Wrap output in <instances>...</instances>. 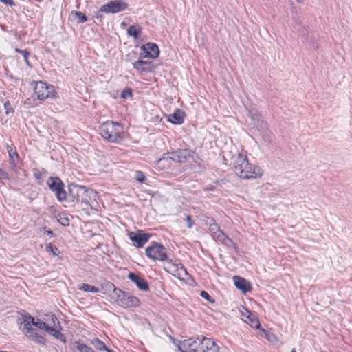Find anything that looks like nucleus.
I'll use <instances>...</instances> for the list:
<instances>
[{"label":"nucleus","instance_id":"52","mask_svg":"<svg viewBox=\"0 0 352 352\" xmlns=\"http://www.w3.org/2000/svg\"><path fill=\"white\" fill-rule=\"evenodd\" d=\"M35 177L38 179L39 178V175H35Z\"/></svg>","mask_w":352,"mask_h":352},{"label":"nucleus","instance_id":"32","mask_svg":"<svg viewBox=\"0 0 352 352\" xmlns=\"http://www.w3.org/2000/svg\"><path fill=\"white\" fill-rule=\"evenodd\" d=\"M15 52L19 54H23V56L24 58V60L28 66H30V62L28 60V56H30V52L26 50H21L19 48H15Z\"/></svg>","mask_w":352,"mask_h":352},{"label":"nucleus","instance_id":"2","mask_svg":"<svg viewBox=\"0 0 352 352\" xmlns=\"http://www.w3.org/2000/svg\"><path fill=\"white\" fill-rule=\"evenodd\" d=\"M178 349L181 352H219V347L211 338H189L179 342Z\"/></svg>","mask_w":352,"mask_h":352},{"label":"nucleus","instance_id":"19","mask_svg":"<svg viewBox=\"0 0 352 352\" xmlns=\"http://www.w3.org/2000/svg\"><path fill=\"white\" fill-rule=\"evenodd\" d=\"M23 331L26 336L30 337L34 342L40 344H45V338L41 335H39L34 329H28V330H23Z\"/></svg>","mask_w":352,"mask_h":352},{"label":"nucleus","instance_id":"27","mask_svg":"<svg viewBox=\"0 0 352 352\" xmlns=\"http://www.w3.org/2000/svg\"><path fill=\"white\" fill-rule=\"evenodd\" d=\"M7 151L9 154L10 161L12 164H15L16 161L19 160V156L16 151H13L12 146H8Z\"/></svg>","mask_w":352,"mask_h":352},{"label":"nucleus","instance_id":"54","mask_svg":"<svg viewBox=\"0 0 352 352\" xmlns=\"http://www.w3.org/2000/svg\"><path fill=\"white\" fill-rule=\"evenodd\" d=\"M291 352H296L295 349H293Z\"/></svg>","mask_w":352,"mask_h":352},{"label":"nucleus","instance_id":"29","mask_svg":"<svg viewBox=\"0 0 352 352\" xmlns=\"http://www.w3.org/2000/svg\"><path fill=\"white\" fill-rule=\"evenodd\" d=\"M76 349L80 352H95L91 347H90L83 343H81L80 342H76Z\"/></svg>","mask_w":352,"mask_h":352},{"label":"nucleus","instance_id":"11","mask_svg":"<svg viewBox=\"0 0 352 352\" xmlns=\"http://www.w3.org/2000/svg\"><path fill=\"white\" fill-rule=\"evenodd\" d=\"M128 236L129 239L133 243L134 246L140 248L148 241L152 234L144 233L142 230H139L136 232H130Z\"/></svg>","mask_w":352,"mask_h":352},{"label":"nucleus","instance_id":"53","mask_svg":"<svg viewBox=\"0 0 352 352\" xmlns=\"http://www.w3.org/2000/svg\"><path fill=\"white\" fill-rule=\"evenodd\" d=\"M298 2H302L304 0H296Z\"/></svg>","mask_w":352,"mask_h":352},{"label":"nucleus","instance_id":"25","mask_svg":"<svg viewBox=\"0 0 352 352\" xmlns=\"http://www.w3.org/2000/svg\"><path fill=\"white\" fill-rule=\"evenodd\" d=\"M91 344L97 349L99 351H102L107 349V346L105 345V344L101 341L99 338H96L93 339L91 341Z\"/></svg>","mask_w":352,"mask_h":352},{"label":"nucleus","instance_id":"4","mask_svg":"<svg viewBox=\"0 0 352 352\" xmlns=\"http://www.w3.org/2000/svg\"><path fill=\"white\" fill-rule=\"evenodd\" d=\"M145 254L153 261H168L166 249L157 242H152L151 245L146 248Z\"/></svg>","mask_w":352,"mask_h":352},{"label":"nucleus","instance_id":"3","mask_svg":"<svg viewBox=\"0 0 352 352\" xmlns=\"http://www.w3.org/2000/svg\"><path fill=\"white\" fill-rule=\"evenodd\" d=\"M120 124L116 122H106L100 126L101 135L110 142L118 143L122 139L118 126Z\"/></svg>","mask_w":352,"mask_h":352},{"label":"nucleus","instance_id":"34","mask_svg":"<svg viewBox=\"0 0 352 352\" xmlns=\"http://www.w3.org/2000/svg\"><path fill=\"white\" fill-rule=\"evenodd\" d=\"M58 221L63 226H68L69 225V219L64 214H59L58 217Z\"/></svg>","mask_w":352,"mask_h":352},{"label":"nucleus","instance_id":"33","mask_svg":"<svg viewBox=\"0 0 352 352\" xmlns=\"http://www.w3.org/2000/svg\"><path fill=\"white\" fill-rule=\"evenodd\" d=\"M151 58V52H148V50L146 49V45H143L141 47V52L140 54V58Z\"/></svg>","mask_w":352,"mask_h":352},{"label":"nucleus","instance_id":"35","mask_svg":"<svg viewBox=\"0 0 352 352\" xmlns=\"http://www.w3.org/2000/svg\"><path fill=\"white\" fill-rule=\"evenodd\" d=\"M121 97L124 99L132 98V89L129 87L124 89L123 91H122Z\"/></svg>","mask_w":352,"mask_h":352},{"label":"nucleus","instance_id":"16","mask_svg":"<svg viewBox=\"0 0 352 352\" xmlns=\"http://www.w3.org/2000/svg\"><path fill=\"white\" fill-rule=\"evenodd\" d=\"M210 231L212 233L214 238L218 240L226 239V235L220 230L219 226L213 219L210 221Z\"/></svg>","mask_w":352,"mask_h":352},{"label":"nucleus","instance_id":"23","mask_svg":"<svg viewBox=\"0 0 352 352\" xmlns=\"http://www.w3.org/2000/svg\"><path fill=\"white\" fill-rule=\"evenodd\" d=\"M144 45H146V47L148 50V52H151V58H155L158 57L160 54V50L158 46L155 43H148Z\"/></svg>","mask_w":352,"mask_h":352},{"label":"nucleus","instance_id":"8","mask_svg":"<svg viewBox=\"0 0 352 352\" xmlns=\"http://www.w3.org/2000/svg\"><path fill=\"white\" fill-rule=\"evenodd\" d=\"M117 303L123 308L137 307L140 305L139 298L131 295L129 292L118 289Z\"/></svg>","mask_w":352,"mask_h":352},{"label":"nucleus","instance_id":"17","mask_svg":"<svg viewBox=\"0 0 352 352\" xmlns=\"http://www.w3.org/2000/svg\"><path fill=\"white\" fill-rule=\"evenodd\" d=\"M185 113L179 109H176L173 113L170 114L168 117V121L174 124H181L184 122Z\"/></svg>","mask_w":352,"mask_h":352},{"label":"nucleus","instance_id":"12","mask_svg":"<svg viewBox=\"0 0 352 352\" xmlns=\"http://www.w3.org/2000/svg\"><path fill=\"white\" fill-rule=\"evenodd\" d=\"M86 192V186H80L75 184L68 185L67 197L69 199L74 203H79L80 197Z\"/></svg>","mask_w":352,"mask_h":352},{"label":"nucleus","instance_id":"45","mask_svg":"<svg viewBox=\"0 0 352 352\" xmlns=\"http://www.w3.org/2000/svg\"><path fill=\"white\" fill-rule=\"evenodd\" d=\"M0 1L6 5H9L10 6H15V3L13 0H0Z\"/></svg>","mask_w":352,"mask_h":352},{"label":"nucleus","instance_id":"21","mask_svg":"<svg viewBox=\"0 0 352 352\" xmlns=\"http://www.w3.org/2000/svg\"><path fill=\"white\" fill-rule=\"evenodd\" d=\"M171 157H166L159 159L156 161L157 166L162 170L168 168L171 166Z\"/></svg>","mask_w":352,"mask_h":352},{"label":"nucleus","instance_id":"40","mask_svg":"<svg viewBox=\"0 0 352 352\" xmlns=\"http://www.w3.org/2000/svg\"><path fill=\"white\" fill-rule=\"evenodd\" d=\"M47 249L50 251L54 255H57L59 253V250L56 246L53 245L52 243H50L47 246Z\"/></svg>","mask_w":352,"mask_h":352},{"label":"nucleus","instance_id":"6","mask_svg":"<svg viewBox=\"0 0 352 352\" xmlns=\"http://www.w3.org/2000/svg\"><path fill=\"white\" fill-rule=\"evenodd\" d=\"M47 184L51 191L55 192L59 201L67 199V192L64 189V183L58 177H50L47 180Z\"/></svg>","mask_w":352,"mask_h":352},{"label":"nucleus","instance_id":"46","mask_svg":"<svg viewBox=\"0 0 352 352\" xmlns=\"http://www.w3.org/2000/svg\"><path fill=\"white\" fill-rule=\"evenodd\" d=\"M263 332L265 333V338H266L268 340L272 341V337H274V335H273V334H272V333H269L268 331H265L264 329H263Z\"/></svg>","mask_w":352,"mask_h":352},{"label":"nucleus","instance_id":"22","mask_svg":"<svg viewBox=\"0 0 352 352\" xmlns=\"http://www.w3.org/2000/svg\"><path fill=\"white\" fill-rule=\"evenodd\" d=\"M47 333L52 336H54L55 338L60 340L63 343H65L67 342L66 338L65 336L60 332V330L56 329V328L53 327H50V329H48Z\"/></svg>","mask_w":352,"mask_h":352},{"label":"nucleus","instance_id":"43","mask_svg":"<svg viewBox=\"0 0 352 352\" xmlns=\"http://www.w3.org/2000/svg\"><path fill=\"white\" fill-rule=\"evenodd\" d=\"M186 223H187V227L188 228H192V226L195 224V222L193 221L192 217L190 215H187L185 219Z\"/></svg>","mask_w":352,"mask_h":352},{"label":"nucleus","instance_id":"47","mask_svg":"<svg viewBox=\"0 0 352 352\" xmlns=\"http://www.w3.org/2000/svg\"><path fill=\"white\" fill-rule=\"evenodd\" d=\"M52 322H53V324L54 326L56 327V322H57L59 327L60 328V322L58 321V319L57 318L54 316V315H52Z\"/></svg>","mask_w":352,"mask_h":352},{"label":"nucleus","instance_id":"41","mask_svg":"<svg viewBox=\"0 0 352 352\" xmlns=\"http://www.w3.org/2000/svg\"><path fill=\"white\" fill-rule=\"evenodd\" d=\"M200 295L202 298H204L210 302H212L214 301V299H212V297L209 295V294L206 291H201Z\"/></svg>","mask_w":352,"mask_h":352},{"label":"nucleus","instance_id":"36","mask_svg":"<svg viewBox=\"0 0 352 352\" xmlns=\"http://www.w3.org/2000/svg\"><path fill=\"white\" fill-rule=\"evenodd\" d=\"M74 15L78 19L79 23H85L87 21V17L81 12L75 11Z\"/></svg>","mask_w":352,"mask_h":352},{"label":"nucleus","instance_id":"44","mask_svg":"<svg viewBox=\"0 0 352 352\" xmlns=\"http://www.w3.org/2000/svg\"><path fill=\"white\" fill-rule=\"evenodd\" d=\"M8 180L9 179V175L8 173L1 168H0V180Z\"/></svg>","mask_w":352,"mask_h":352},{"label":"nucleus","instance_id":"39","mask_svg":"<svg viewBox=\"0 0 352 352\" xmlns=\"http://www.w3.org/2000/svg\"><path fill=\"white\" fill-rule=\"evenodd\" d=\"M221 242L223 243L225 245H228V246H230V245H232L234 246L235 248H236V244L234 243L233 242V241L230 239L227 235H226V239H223V240H219Z\"/></svg>","mask_w":352,"mask_h":352},{"label":"nucleus","instance_id":"24","mask_svg":"<svg viewBox=\"0 0 352 352\" xmlns=\"http://www.w3.org/2000/svg\"><path fill=\"white\" fill-rule=\"evenodd\" d=\"M142 32V28L139 26L131 25L127 29V34L134 38H138Z\"/></svg>","mask_w":352,"mask_h":352},{"label":"nucleus","instance_id":"38","mask_svg":"<svg viewBox=\"0 0 352 352\" xmlns=\"http://www.w3.org/2000/svg\"><path fill=\"white\" fill-rule=\"evenodd\" d=\"M254 126H256L258 129L261 131H265L267 129V123L264 122L261 118L260 119V121L256 122V124H254Z\"/></svg>","mask_w":352,"mask_h":352},{"label":"nucleus","instance_id":"28","mask_svg":"<svg viewBox=\"0 0 352 352\" xmlns=\"http://www.w3.org/2000/svg\"><path fill=\"white\" fill-rule=\"evenodd\" d=\"M249 324L252 328L258 329L261 326L258 318L254 314H250L248 316Z\"/></svg>","mask_w":352,"mask_h":352},{"label":"nucleus","instance_id":"14","mask_svg":"<svg viewBox=\"0 0 352 352\" xmlns=\"http://www.w3.org/2000/svg\"><path fill=\"white\" fill-rule=\"evenodd\" d=\"M129 278L135 283L136 286L142 291H148L149 289V286L148 282L141 277L140 275L130 272L129 274Z\"/></svg>","mask_w":352,"mask_h":352},{"label":"nucleus","instance_id":"18","mask_svg":"<svg viewBox=\"0 0 352 352\" xmlns=\"http://www.w3.org/2000/svg\"><path fill=\"white\" fill-rule=\"evenodd\" d=\"M133 67L140 72H151L153 66L151 61L139 59L133 63Z\"/></svg>","mask_w":352,"mask_h":352},{"label":"nucleus","instance_id":"31","mask_svg":"<svg viewBox=\"0 0 352 352\" xmlns=\"http://www.w3.org/2000/svg\"><path fill=\"white\" fill-rule=\"evenodd\" d=\"M248 116L252 119L253 124L260 121L261 116L256 111H249Z\"/></svg>","mask_w":352,"mask_h":352},{"label":"nucleus","instance_id":"5","mask_svg":"<svg viewBox=\"0 0 352 352\" xmlns=\"http://www.w3.org/2000/svg\"><path fill=\"white\" fill-rule=\"evenodd\" d=\"M128 8V3L122 0L111 1L101 6L96 13V18H102V13L116 14L125 10Z\"/></svg>","mask_w":352,"mask_h":352},{"label":"nucleus","instance_id":"20","mask_svg":"<svg viewBox=\"0 0 352 352\" xmlns=\"http://www.w3.org/2000/svg\"><path fill=\"white\" fill-rule=\"evenodd\" d=\"M96 197H97L96 191H95L92 189H89L86 187V192L82 195V197H80V202L88 206V205H89V199H91V198H93L94 199H96Z\"/></svg>","mask_w":352,"mask_h":352},{"label":"nucleus","instance_id":"48","mask_svg":"<svg viewBox=\"0 0 352 352\" xmlns=\"http://www.w3.org/2000/svg\"><path fill=\"white\" fill-rule=\"evenodd\" d=\"M45 232L46 234L50 236L51 237L54 236V232L51 230H46V231H45Z\"/></svg>","mask_w":352,"mask_h":352},{"label":"nucleus","instance_id":"37","mask_svg":"<svg viewBox=\"0 0 352 352\" xmlns=\"http://www.w3.org/2000/svg\"><path fill=\"white\" fill-rule=\"evenodd\" d=\"M135 178L139 183H143L146 180V177L142 171H136Z\"/></svg>","mask_w":352,"mask_h":352},{"label":"nucleus","instance_id":"49","mask_svg":"<svg viewBox=\"0 0 352 352\" xmlns=\"http://www.w3.org/2000/svg\"><path fill=\"white\" fill-rule=\"evenodd\" d=\"M104 351H106L107 352H113L111 349H109L107 347V349H105Z\"/></svg>","mask_w":352,"mask_h":352},{"label":"nucleus","instance_id":"51","mask_svg":"<svg viewBox=\"0 0 352 352\" xmlns=\"http://www.w3.org/2000/svg\"><path fill=\"white\" fill-rule=\"evenodd\" d=\"M213 188H214V187H211V188H208V190H213Z\"/></svg>","mask_w":352,"mask_h":352},{"label":"nucleus","instance_id":"9","mask_svg":"<svg viewBox=\"0 0 352 352\" xmlns=\"http://www.w3.org/2000/svg\"><path fill=\"white\" fill-rule=\"evenodd\" d=\"M164 269L167 272L178 278L188 274L186 269L178 260L173 261L170 259L168 261Z\"/></svg>","mask_w":352,"mask_h":352},{"label":"nucleus","instance_id":"42","mask_svg":"<svg viewBox=\"0 0 352 352\" xmlns=\"http://www.w3.org/2000/svg\"><path fill=\"white\" fill-rule=\"evenodd\" d=\"M4 108L6 109V113L8 115L10 113L14 112V109L12 107L9 101H7L4 104Z\"/></svg>","mask_w":352,"mask_h":352},{"label":"nucleus","instance_id":"13","mask_svg":"<svg viewBox=\"0 0 352 352\" xmlns=\"http://www.w3.org/2000/svg\"><path fill=\"white\" fill-rule=\"evenodd\" d=\"M194 152L188 149H180L171 153L172 161L185 163L188 159L194 158Z\"/></svg>","mask_w":352,"mask_h":352},{"label":"nucleus","instance_id":"10","mask_svg":"<svg viewBox=\"0 0 352 352\" xmlns=\"http://www.w3.org/2000/svg\"><path fill=\"white\" fill-rule=\"evenodd\" d=\"M23 321L22 323L23 324V330H28V329H32V325H34L37 328L45 330L46 332H47L48 329H50V326L47 325L45 322L41 320V319L37 318L36 321L35 320V318L32 316H31L29 314L25 313L22 316Z\"/></svg>","mask_w":352,"mask_h":352},{"label":"nucleus","instance_id":"26","mask_svg":"<svg viewBox=\"0 0 352 352\" xmlns=\"http://www.w3.org/2000/svg\"><path fill=\"white\" fill-rule=\"evenodd\" d=\"M79 289L82 290L84 292H92V293H98L100 291L98 287H96L94 285H89L87 283H82L79 287Z\"/></svg>","mask_w":352,"mask_h":352},{"label":"nucleus","instance_id":"30","mask_svg":"<svg viewBox=\"0 0 352 352\" xmlns=\"http://www.w3.org/2000/svg\"><path fill=\"white\" fill-rule=\"evenodd\" d=\"M102 287H104L109 292L113 291L116 295L118 293L119 289L116 288V286L114 285V284H113L112 283H111L109 281H105L102 285Z\"/></svg>","mask_w":352,"mask_h":352},{"label":"nucleus","instance_id":"15","mask_svg":"<svg viewBox=\"0 0 352 352\" xmlns=\"http://www.w3.org/2000/svg\"><path fill=\"white\" fill-rule=\"evenodd\" d=\"M233 280L235 287L238 289L241 290L243 293L245 294L251 290V284L246 279L238 276H234L233 277Z\"/></svg>","mask_w":352,"mask_h":352},{"label":"nucleus","instance_id":"50","mask_svg":"<svg viewBox=\"0 0 352 352\" xmlns=\"http://www.w3.org/2000/svg\"><path fill=\"white\" fill-rule=\"evenodd\" d=\"M40 229H41V230H45V229H46V227H41V228Z\"/></svg>","mask_w":352,"mask_h":352},{"label":"nucleus","instance_id":"7","mask_svg":"<svg viewBox=\"0 0 352 352\" xmlns=\"http://www.w3.org/2000/svg\"><path fill=\"white\" fill-rule=\"evenodd\" d=\"M34 94L36 96L37 98L41 100L49 98H57V92L54 90V86L47 85L45 82L42 81L35 82Z\"/></svg>","mask_w":352,"mask_h":352},{"label":"nucleus","instance_id":"1","mask_svg":"<svg viewBox=\"0 0 352 352\" xmlns=\"http://www.w3.org/2000/svg\"><path fill=\"white\" fill-rule=\"evenodd\" d=\"M229 155H230L229 165L232 167L236 175L241 179H251L261 178L263 176V170L259 166L249 163L246 155L239 152L235 155H228L227 157H224L226 164H228Z\"/></svg>","mask_w":352,"mask_h":352}]
</instances>
